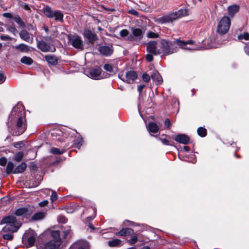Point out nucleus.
I'll list each match as a JSON object with an SVG mask.
<instances>
[{"label": "nucleus", "mask_w": 249, "mask_h": 249, "mask_svg": "<svg viewBox=\"0 0 249 249\" xmlns=\"http://www.w3.org/2000/svg\"><path fill=\"white\" fill-rule=\"evenodd\" d=\"M15 21L22 28L25 27L24 22L22 21V19L18 15L16 16L14 18Z\"/></svg>", "instance_id": "obj_35"}, {"label": "nucleus", "mask_w": 249, "mask_h": 249, "mask_svg": "<svg viewBox=\"0 0 249 249\" xmlns=\"http://www.w3.org/2000/svg\"><path fill=\"white\" fill-rule=\"evenodd\" d=\"M36 236L37 234L34 231L30 229L26 231L22 236V241L23 244L26 245L27 248L33 246Z\"/></svg>", "instance_id": "obj_6"}, {"label": "nucleus", "mask_w": 249, "mask_h": 249, "mask_svg": "<svg viewBox=\"0 0 249 249\" xmlns=\"http://www.w3.org/2000/svg\"><path fill=\"white\" fill-rule=\"evenodd\" d=\"M2 237L5 240H12L13 238V235L11 233H5L2 235Z\"/></svg>", "instance_id": "obj_43"}, {"label": "nucleus", "mask_w": 249, "mask_h": 249, "mask_svg": "<svg viewBox=\"0 0 249 249\" xmlns=\"http://www.w3.org/2000/svg\"><path fill=\"white\" fill-rule=\"evenodd\" d=\"M2 16L4 17L8 18H14L13 15L11 13H4L2 14Z\"/></svg>", "instance_id": "obj_54"}, {"label": "nucleus", "mask_w": 249, "mask_h": 249, "mask_svg": "<svg viewBox=\"0 0 249 249\" xmlns=\"http://www.w3.org/2000/svg\"><path fill=\"white\" fill-rule=\"evenodd\" d=\"M129 13L130 14H131L133 15H138V12L137 11H136V10H131L129 11Z\"/></svg>", "instance_id": "obj_60"}, {"label": "nucleus", "mask_w": 249, "mask_h": 249, "mask_svg": "<svg viewBox=\"0 0 249 249\" xmlns=\"http://www.w3.org/2000/svg\"><path fill=\"white\" fill-rule=\"evenodd\" d=\"M138 241V237L136 234H133L131 238L128 240L129 243L131 244H134Z\"/></svg>", "instance_id": "obj_41"}, {"label": "nucleus", "mask_w": 249, "mask_h": 249, "mask_svg": "<svg viewBox=\"0 0 249 249\" xmlns=\"http://www.w3.org/2000/svg\"><path fill=\"white\" fill-rule=\"evenodd\" d=\"M188 15L186 9H180L176 12L171 13L157 18L156 21L160 24L171 23L178 18Z\"/></svg>", "instance_id": "obj_4"}, {"label": "nucleus", "mask_w": 249, "mask_h": 249, "mask_svg": "<svg viewBox=\"0 0 249 249\" xmlns=\"http://www.w3.org/2000/svg\"><path fill=\"white\" fill-rule=\"evenodd\" d=\"M44 14L49 18H53V15L54 12L52 8L49 6H45L42 10Z\"/></svg>", "instance_id": "obj_25"}, {"label": "nucleus", "mask_w": 249, "mask_h": 249, "mask_svg": "<svg viewBox=\"0 0 249 249\" xmlns=\"http://www.w3.org/2000/svg\"><path fill=\"white\" fill-rule=\"evenodd\" d=\"M37 47L43 52H54L55 48L54 47H51L49 44L43 40L37 41Z\"/></svg>", "instance_id": "obj_11"}, {"label": "nucleus", "mask_w": 249, "mask_h": 249, "mask_svg": "<svg viewBox=\"0 0 249 249\" xmlns=\"http://www.w3.org/2000/svg\"><path fill=\"white\" fill-rule=\"evenodd\" d=\"M19 35L21 39L22 40L30 43H32L33 37L30 36L29 33L26 30H21L20 32Z\"/></svg>", "instance_id": "obj_17"}, {"label": "nucleus", "mask_w": 249, "mask_h": 249, "mask_svg": "<svg viewBox=\"0 0 249 249\" xmlns=\"http://www.w3.org/2000/svg\"><path fill=\"white\" fill-rule=\"evenodd\" d=\"M0 38L2 40H10L12 39L9 36L5 35H1L0 36Z\"/></svg>", "instance_id": "obj_55"}, {"label": "nucleus", "mask_w": 249, "mask_h": 249, "mask_svg": "<svg viewBox=\"0 0 249 249\" xmlns=\"http://www.w3.org/2000/svg\"><path fill=\"white\" fill-rule=\"evenodd\" d=\"M27 29L28 30H34V27L32 25L29 24L27 26Z\"/></svg>", "instance_id": "obj_62"}, {"label": "nucleus", "mask_w": 249, "mask_h": 249, "mask_svg": "<svg viewBox=\"0 0 249 249\" xmlns=\"http://www.w3.org/2000/svg\"><path fill=\"white\" fill-rule=\"evenodd\" d=\"M129 32L126 29H123L120 32V35L122 37H125L128 35Z\"/></svg>", "instance_id": "obj_45"}, {"label": "nucleus", "mask_w": 249, "mask_h": 249, "mask_svg": "<svg viewBox=\"0 0 249 249\" xmlns=\"http://www.w3.org/2000/svg\"><path fill=\"white\" fill-rule=\"evenodd\" d=\"M57 198V195L55 191H52V194L51 196V200L53 202Z\"/></svg>", "instance_id": "obj_49"}, {"label": "nucleus", "mask_w": 249, "mask_h": 249, "mask_svg": "<svg viewBox=\"0 0 249 249\" xmlns=\"http://www.w3.org/2000/svg\"><path fill=\"white\" fill-rule=\"evenodd\" d=\"M231 20L229 17H223L220 20L216 30L217 33L220 35L226 34L229 30Z\"/></svg>", "instance_id": "obj_7"}, {"label": "nucleus", "mask_w": 249, "mask_h": 249, "mask_svg": "<svg viewBox=\"0 0 249 249\" xmlns=\"http://www.w3.org/2000/svg\"><path fill=\"white\" fill-rule=\"evenodd\" d=\"M152 80L156 83L157 85H160L162 82L161 76L159 72L155 71L151 75Z\"/></svg>", "instance_id": "obj_21"}, {"label": "nucleus", "mask_w": 249, "mask_h": 249, "mask_svg": "<svg viewBox=\"0 0 249 249\" xmlns=\"http://www.w3.org/2000/svg\"><path fill=\"white\" fill-rule=\"evenodd\" d=\"M69 41L73 47L80 50L84 49L83 41L81 37L77 35L69 36Z\"/></svg>", "instance_id": "obj_9"}, {"label": "nucleus", "mask_w": 249, "mask_h": 249, "mask_svg": "<svg viewBox=\"0 0 249 249\" xmlns=\"http://www.w3.org/2000/svg\"><path fill=\"white\" fill-rule=\"evenodd\" d=\"M175 140L178 142L186 144L189 142L190 138L185 134H179L175 138Z\"/></svg>", "instance_id": "obj_15"}, {"label": "nucleus", "mask_w": 249, "mask_h": 249, "mask_svg": "<svg viewBox=\"0 0 249 249\" xmlns=\"http://www.w3.org/2000/svg\"><path fill=\"white\" fill-rule=\"evenodd\" d=\"M15 48L16 50L22 53H28L30 51V49L31 48L29 46L23 43L16 45Z\"/></svg>", "instance_id": "obj_22"}, {"label": "nucleus", "mask_w": 249, "mask_h": 249, "mask_svg": "<svg viewBox=\"0 0 249 249\" xmlns=\"http://www.w3.org/2000/svg\"><path fill=\"white\" fill-rule=\"evenodd\" d=\"M49 152L51 154L53 155H61L64 153L65 150L64 149L52 147L50 149Z\"/></svg>", "instance_id": "obj_28"}, {"label": "nucleus", "mask_w": 249, "mask_h": 249, "mask_svg": "<svg viewBox=\"0 0 249 249\" xmlns=\"http://www.w3.org/2000/svg\"><path fill=\"white\" fill-rule=\"evenodd\" d=\"M23 157H15L13 160L17 163V162H19L21 161Z\"/></svg>", "instance_id": "obj_58"}, {"label": "nucleus", "mask_w": 249, "mask_h": 249, "mask_svg": "<svg viewBox=\"0 0 249 249\" xmlns=\"http://www.w3.org/2000/svg\"><path fill=\"white\" fill-rule=\"evenodd\" d=\"M45 217V213L44 212H38L35 213L32 219L33 220H39L43 219Z\"/></svg>", "instance_id": "obj_31"}, {"label": "nucleus", "mask_w": 249, "mask_h": 249, "mask_svg": "<svg viewBox=\"0 0 249 249\" xmlns=\"http://www.w3.org/2000/svg\"><path fill=\"white\" fill-rule=\"evenodd\" d=\"M54 18L56 20H62L63 15L60 11H54L53 18Z\"/></svg>", "instance_id": "obj_30"}, {"label": "nucleus", "mask_w": 249, "mask_h": 249, "mask_svg": "<svg viewBox=\"0 0 249 249\" xmlns=\"http://www.w3.org/2000/svg\"><path fill=\"white\" fill-rule=\"evenodd\" d=\"M30 169L31 170L36 171L37 166L34 162H32L30 165Z\"/></svg>", "instance_id": "obj_50"}, {"label": "nucleus", "mask_w": 249, "mask_h": 249, "mask_svg": "<svg viewBox=\"0 0 249 249\" xmlns=\"http://www.w3.org/2000/svg\"><path fill=\"white\" fill-rule=\"evenodd\" d=\"M134 36H131V35H130V36H128V40H130V41H133V40H134Z\"/></svg>", "instance_id": "obj_61"}, {"label": "nucleus", "mask_w": 249, "mask_h": 249, "mask_svg": "<svg viewBox=\"0 0 249 249\" xmlns=\"http://www.w3.org/2000/svg\"><path fill=\"white\" fill-rule=\"evenodd\" d=\"M87 75L89 77L93 79H100L103 78L101 76L102 70L100 68L90 69L86 71Z\"/></svg>", "instance_id": "obj_12"}, {"label": "nucleus", "mask_w": 249, "mask_h": 249, "mask_svg": "<svg viewBox=\"0 0 249 249\" xmlns=\"http://www.w3.org/2000/svg\"><path fill=\"white\" fill-rule=\"evenodd\" d=\"M239 7L237 5L230 6L228 8L229 15L231 17L239 11Z\"/></svg>", "instance_id": "obj_27"}, {"label": "nucleus", "mask_w": 249, "mask_h": 249, "mask_svg": "<svg viewBox=\"0 0 249 249\" xmlns=\"http://www.w3.org/2000/svg\"><path fill=\"white\" fill-rule=\"evenodd\" d=\"M160 140H161L162 143L164 144V145H169V142L168 140H167V139H160Z\"/></svg>", "instance_id": "obj_59"}, {"label": "nucleus", "mask_w": 249, "mask_h": 249, "mask_svg": "<svg viewBox=\"0 0 249 249\" xmlns=\"http://www.w3.org/2000/svg\"><path fill=\"white\" fill-rule=\"evenodd\" d=\"M45 58L47 62L50 64L55 65L57 64V58L54 55H46Z\"/></svg>", "instance_id": "obj_23"}, {"label": "nucleus", "mask_w": 249, "mask_h": 249, "mask_svg": "<svg viewBox=\"0 0 249 249\" xmlns=\"http://www.w3.org/2000/svg\"><path fill=\"white\" fill-rule=\"evenodd\" d=\"M246 53L249 55V47H246L245 49Z\"/></svg>", "instance_id": "obj_63"}, {"label": "nucleus", "mask_w": 249, "mask_h": 249, "mask_svg": "<svg viewBox=\"0 0 249 249\" xmlns=\"http://www.w3.org/2000/svg\"><path fill=\"white\" fill-rule=\"evenodd\" d=\"M193 43V41L192 40L185 42L179 39H175L173 42H171L166 39H161L159 45L160 54L163 53L164 55H167L177 52L178 49L177 47L175 46V44L186 50H197L200 49L199 48L187 47V44H192Z\"/></svg>", "instance_id": "obj_2"}, {"label": "nucleus", "mask_w": 249, "mask_h": 249, "mask_svg": "<svg viewBox=\"0 0 249 249\" xmlns=\"http://www.w3.org/2000/svg\"><path fill=\"white\" fill-rule=\"evenodd\" d=\"M16 167L13 171V174H17L23 173L27 168V164L25 162H22L19 165L15 163Z\"/></svg>", "instance_id": "obj_18"}, {"label": "nucleus", "mask_w": 249, "mask_h": 249, "mask_svg": "<svg viewBox=\"0 0 249 249\" xmlns=\"http://www.w3.org/2000/svg\"><path fill=\"white\" fill-rule=\"evenodd\" d=\"M108 245L110 247H117L122 246V241L118 239H114L108 241Z\"/></svg>", "instance_id": "obj_26"}, {"label": "nucleus", "mask_w": 249, "mask_h": 249, "mask_svg": "<svg viewBox=\"0 0 249 249\" xmlns=\"http://www.w3.org/2000/svg\"><path fill=\"white\" fill-rule=\"evenodd\" d=\"M57 220L59 222L65 223L67 222V219L63 215H59L57 218Z\"/></svg>", "instance_id": "obj_47"}, {"label": "nucleus", "mask_w": 249, "mask_h": 249, "mask_svg": "<svg viewBox=\"0 0 249 249\" xmlns=\"http://www.w3.org/2000/svg\"><path fill=\"white\" fill-rule=\"evenodd\" d=\"M142 77L143 80L145 82H148L150 79L149 75L146 73H143Z\"/></svg>", "instance_id": "obj_48"}, {"label": "nucleus", "mask_w": 249, "mask_h": 249, "mask_svg": "<svg viewBox=\"0 0 249 249\" xmlns=\"http://www.w3.org/2000/svg\"><path fill=\"white\" fill-rule=\"evenodd\" d=\"M13 145L17 148H20L24 146V143L23 141H20L15 142Z\"/></svg>", "instance_id": "obj_42"}, {"label": "nucleus", "mask_w": 249, "mask_h": 249, "mask_svg": "<svg viewBox=\"0 0 249 249\" xmlns=\"http://www.w3.org/2000/svg\"><path fill=\"white\" fill-rule=\"evenodd\" d=\"M71 231L70 230H67L62 231V237L64 239L69 238L71 236Z\"/></svg>", "instance_id": "obj_39"}, {"label": "nucleus", "mask_w": 249, "mask_h": 249, "mask_svg": "<svg viewBox=\"0 0 249 249\" xmlns=\"http://www.w3.org/2000/svg\"><path fill=\"white\" fill-rule=\"evenodd\" d=\"M147 128L149 132L154 133L158 132L159 130L158 125L156 123L153 122H150L148 124Z\"/></svg>", "instance_id": "obj_24"}, {"label": "nucleus", "mask_w": 249, "mask_h": 249, "mask_svg": "<svg viewBox=\"0 0 249 249\" xmlns=\"http://www.w3.org/2000/svg\"><path fill=\"white\" fill-rule=\"evenodd\" d=\"M164 125L167 128H170L171 126V123L169 119H166L164 122Z\"/></svg>", "instance_id": "obj_52"}, {"label": "nucleus", "mask_w": 249, "mask_h": 249, "mask_svg": "<svg viewBox=\"0 0 249 249\" xmlns=\"http://www.w3.org/2000/svg\"><path fill=\"white\" fill-rule=\"evenodd\" d=\"M51 234L53 239L45 245L40 246L38 249H57L59 247L62 243L60 232L58 231H53Z\"/></svg>", "instance_id": "obj_5"}, {"label": "nucleus", "mask_w": 249, "mask_h": 249, "mask_svg": "<svg viewBox=\"0 0 249 249\" xmlns=\"http://www.w3.org/2000/svg\"><path fill=\"white\" fill-rule=\"evenodd\" d=\"M7 30L9 32H11L13 34L15 35L17 32V29L14 26H9L7 28Z\"/></svg>", "instance_id": "obj_44"}, {"label": "nucleus", "mask_w": 249, "mask_h": 249, "mask_svg": "<svg viewBox=\"0 0 249 249\" xmlns=\"http://www.w3.org/2000/svg\"><path fill=\"white\" fill-rule=\"evenodd\" d=\"M69 249H90V247L87 242L79 241L73 244Z\"/></svg>", "instance_id": "obj_13"}, {"label": "nucleus", "mask_w": 249, "mask_h": 249, "mask_svg": "<svg viewBox=\"0 0 249 249\" xmlns=\"http://www.w3.org/2000/svg\"><path fill=\"white\" fill-rule=\"evenodd\" d=\"M183 149L185 151H188L189 150L190 148H189V147H188L187 146H184Z\"/></svg>", "instance_id": "obj_64"}, {"label": "nucleus", "mask_w": 249, "mask_h": 249, "mask_svg": "<svg viewBox=\"0 0 249 249\" xmlns=\"http://www.w3.org/2000/svg\"><path fill=\"white\" fill-rule=\"evenodd\" d=\"M133 230L131 228H123L120 231L116 232L115 234L117 236H126L128 235H132L133 233Z\"/></svg>", "instance_id": "obj_19"}, {"label": "nucleus", "mask_w": 249, "mask_h": 249, "mask_svg": "<svg viewBox=\"0 0 249 249\" xmlns=\"http://www.w3.org/2000/svg\"><path fill=\"white\" fill-rule=\"evenodd\" d=\"M131 31L134 36L139 37L140 38L142 37V32L141 29L139 28H132Z\"/></svg>", "instance_id": "obj_32"}, {"label": "nucleus", "mask_w": 249, "mask_h": 249, "mask_svg": "<svg viewBox=\"0 0 249 249\" xmlns=\"http://www.w3.org/2000/svg\"><path fill=\"white\" fill-rule=\"evenodd\" d=\"M20 62L24 64L31 65L34 61L31 57L24 56L21 58Z\"/></svg>", "instance_id": "obj_29"}, {"label": "nucleus", "mask_w": 249, "mask_h": 249, "mask_svg": "<svg viewBox=\"0 0 249 249\" xmlns=\"http://www.w3.org/2000/svg\"><path fill=\"white\" fill-rule=\"evenodd\" d=\"M98 51L104 55L106 56H109L113 53V48L112 46H102L99 47Z\"/></svg>", "instance_id": "obj_14"}, {"label": "nucleus", "mask_w": 249, "mask_h": 249, "mask_svg": "<svg viewBox=\"0 0 249 249\" xmlns=\"http://www.w3.org/2000/svg\"><path fill=\"white\" fill-rule=\"evenodd\" d=\"M14 214L17 216H27L30 214V211L27 208H20L16 210Z\"/></svg>", "instance_id": "obj_20"}, {"label": "nucleus", "mask_w": 249, "mask_h": 249, "mask_svg": "<svg viewBox=\"0 0 249 249\" xmlns=\"http://www.w3.org/2000/svg\"><path fill=\"white\" fill-rule=\"evenodd\" d=\"M48 203H49L48 201L45 200L40 202L39 203V205L40 207H44V206H47L48 205Z\"/></svg>", "instance_id": "obj_56"}, {"label": "nucleus", "mask_w": 249, "mask_h": 249, "mask_svg": "<svg viewBox=\"0 0 249 249\" xmlns=\"http://www.w3.org/2000/svg\"><path fill=\"white\" fill-rule=\"evenodd\" d=\"M6 77L4 74L2 72H0V84L3 83Z\"/></svg>", "instance_id": "obj_53"}, {"label": "nucleus", "mask_w": 249, "mask_h": 249, "mask_svg": "<svg viewBox=\"0 0 249 249\" xmlns=\"http://www.w3.org/2000/svg\"><path fill=\"white\" fill-rule=\"evenodd\" d=\"M9 131L13 135L19 136L27 129V120L25 108L22 103H18L13 107L7 123Z\"/></svg>", "instance_id": "obj_1"}, {"label": "nucleus", "mask_w": 249, "mask_h": 249, "mask_svg": "<svg viewBox=\"0 0 249 249\" xmlns=\"http://www.w3.org/2000/svg\"><path fill=\"white\" fill-rule=\"evenodd\" d=\"M178 158L182 160L195 163L196 161V157H178Z\"/></svg>", "instance_id": "obj_34"}, {"label": "nucleus", "mask_w": 249, "mask_h": 249, "mask_svg": "<svg viewBox=\"0 0 249 249\" xmlns=\"http://www.w3.org/2000/svg\"><path fill=\"white\" fill-rule=\"evenodd\" d=\"M1 224H5L2 231L5 232L13 233L17 231L20 228L21 224L18 222L16 217L14 215H8L3 217L1 222Z\"/></svg>", "instance_id": "obj_3"}, {"label": "nucleus", "mask_w": 249, "mask_h": 249, "mask_svg": "<svg viewBox=\"0 0 249 249\" xmlns=\"http://www.w3.org/2000/svg\"><path fill=\"white\" fill-rule=\"evenodd\" d=\"M83 35L90 42H93L98 39L97 35L89 30H85Z\"/></svg>", "instance_id": "obj_16"}, {"label": "nucleus", "mask_w": 249, "mask_h": 249, "mask_svg": "<svg viewBox=\"0 0 249 249\" xmlns=\"http://www.w3.org/2000/svg\"><path fill=\"white\" fill-rule=\"evenodd\" d=\"M144 87L145 85L143 84L140 85L138 86V91H139L140 94L142 92V90Z\"/></svg>", "instance_id": "obj_57"}, {"label": "nucleus", "mask_w": 249, "mask_h": 249, "mask_svg": "<svg viewBox=\"0 0 249 249\" xmlns=\"http://www.w3.org/2000/svg\"><path fill=\"white\" fill-rule=\"evenodd\" d=\"M118 76L123 81L128 83H132L137 78V74L135 71H130L126 72L125 74H119Z\"/></svg>", "instance_id": "obj_8"}, {"label": "nucleus", "mask_w": 249, "mask_h": 249, "mask_svg": "<svg viewBox=\"0 0 249 249\" xmlns=\"http://www.w3.org/2000/svg\"><path fill=\"white\" fill-rule=\"evenodd\" d=\"M238 38L239 40L244 39L245 40H249V33L244 32L238 36Z\"/></svg>", "instance_id": "obj_37"}, {"label": "nucleus", "mask_w": 249, "mask_h": 249, "mask_svg": "<svg viewBox=\"0 0 249 249\" xmlns=\"http://www.w3.org/2000/svg\"><path fill=\"white\" fill-rule=\"evenodd\" d=\"M14 163L12 161H9L7 163V165L6 166V173L7 175H9L11 173H13L14 171Z\"/></svg>", "instance_id": "obj_33"}, {"label": "nucleus", "mask_w": 249, "mask_h": 249, "mask_svg": "<svg viewBox=\"0 0 249 249\" xmlns=\"http://www.w3.org/2000/svg\"><path fill=\"white\" fill-rule=\"evenodd\" d=\"M198 134L202 137H205L207 134V130L205 128L200 127L197 129Z\"/></svg>", "instance_id": "obj_36"}, {"label": "nucleus", "mask_w": 249, "mask_h": 249, "mask_svg": "<svg viewBox=\"0 0 249 249\" xmlns=\"http://www.w3.org/2000/svg\"><path fill=\"white\" fill-rule=\"evenodd\" d=\"M146 50L155 55L160 54V47L158 46L157 42L155 41H151L147 43Z\"/></svg>", "instance_id": "obj_10"}, {"label": "nucleus", "mask_w": 249, "mask_h": 249, "mask_svg": "<svg viewBox=\"0 0 249 249\" xmlns=\"http://www.w3.org/2000/svg\"><path fill=\"white\" fill-rule=\"evenodd\" d=\"M7 162V160L5 157H2L0 158V165L4 166Z\"/></svg>", "instance_id": "obj_46"}, {"label": "nucleus", "mask_w": 249, "mask_h": 249, "mask_svg": "<svg viewBox=\"0 0 249 249\" xmlns=\"http://www.w3.org/2000/svg\"><path fill=\"white\" fill-rule=\"evenodd\" d=\"M147 36L148 38H158L159 37L158 34L152 32L151 31H149L147 33Z\"/></svg>", "instance_id": "obj_40"}, {"label": "nucleus", "mask_w": 249, "mask_h": 249, "mask_svg": "<svg viewBox=\"0 0 249 249\" xmlns=\"http://www.w3.org/2000/svg\"><path fill=\"white\" fill-rule=\"evenodd\" d=\"M104 69L108 72H115V68L109 64H106L104 65Z\"/></svg>", "instance_id": "obj_38"}, {"label": "nucleus", "mask_w": 249, "mask_h": 249, "mask_svg": "<svg viewBox=\"0 0 249 249\" xmlns=\"http://www.w3.org/2000/svg\"><path fill=\"white\" fill-rule=\"evenodd\" d=\"M153 54L150 53L146 55V59L148 62H151L153 60Z\"/></svg>", "instance_id": "obj_51"}]
</instances>
